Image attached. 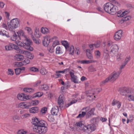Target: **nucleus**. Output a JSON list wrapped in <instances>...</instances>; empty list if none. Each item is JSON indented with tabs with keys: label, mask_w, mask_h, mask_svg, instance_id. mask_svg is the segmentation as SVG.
Segmentation results:
<instances>
[{
	"label": "nucleus",
	"mask_w": 134,
	"mask_h": 134,
	"mask_svg": "<svg viewBox=\"0 0 134 134\" xmlns=\"http://www.w3.org/2000/svg\"><path fill=\"white\" fill-rule=\"evenodd\" d=\"M117 16L118 17L121 18L120 21V24H122L126 22V10L122 9L116 12Z\"/></svg>",
	"instance_id": "nucleus-4"
},
{
	"label": "nucleus",
	"mask_w": 134,
	"mask_h": 134,
	"mask_svg": "<svg viewBox=\"0 0 134 134\" xmlns=\"http://www.w3.org/2000/svg\"><path fill=\"white\" fill-rule=\"evenodd\" d=\"M33 128L34 131L39 134H44L47 131V128L46 126L38 127L36 126L33 127Z\"/></svg>",
	"instance_id": "nucleus-6"
},
{
	"label": "nucleus",
	"mask_w": 134,
	"mask_h": 134,
	"mask_svg": "<svg viewBox=\"0 0 134 134\" xmlns=\"http://www.w3.org/2000/svg\"><path fill=\"white\" fill-rule=\"evenodd\" d=\"M18 107L22 108L28 109L30 107L29 103L27 102H23L20 103Z\"/></svg>",
	"instance_id": "nucleus-15"
},
{
	"label": "nucleus",
	"mask_w": 134,
	"mask_h": 134,
	"mask_svg": "<svg viewBox=\"0 0 134 134\" xmlns=\"http://www.w3.org/2000/svg\"><path fill=\"white\" fill-rule=\"evenodd\" d=\"M62 45L64 46L66 49L67 50L69 48V44L66 41H62Z\"/></svg>",
	"instance_id": "nucleus-35"
},
{
	"label": "nucleus",
	"mask_w": 134,
	"mask_h": 134,
	"mask_svg": "<svg viewBox=\"0 0 134 134\" xmlns=\"http://www.w3.org/2000/svg\"><path fill=\"white\" fill-rule=\"evenodd\" d=\"M49 31L48 29L46 27H42L41 29V32L42 33L45 34L49 32Z\"/></svg>",
	"instance_id": "nucleus-36"
},
{
	"label": "nucleus",
	"mask_w": 134,
	"mask_h": 134,
	"mask_svg": "<svg viewBox=\"0 0 134 134\" xmlns=\"http://www.w3.org/2000/svg\"><path fill=\"white\" fill-rule=\"evenodd\" d=\"M86 112L82 111L81 113L79 114L77 116V118H81L83 117L86 115Z\"/></svg>",
	"instance_id": "nucleus-42"
},
{
	"label": "nucleus",
	"mask_w": 134,
	"mask_h": 134,
	"mask_svg": "<svg viewBox=\"0 0 134 134\" xmlns=\"http://www.w3.org/2000/svg\"><path fill=\"white\" fill-rule=\"evenodd\" d=\"M76 125L77 126H79L81 127L82 126L83 124L81 122H77L76 123Z\"/></svg>",
	"instance_id": "nucleus-64"
},
{
	"label": "nucleus",
	"mask_w": 134,
	"mask_h": 134,
	"mask_svg": "<svg viewBox=\"0 0 134 134\" xmlns=\"http://www.w3.org/2000/svg\"><path fill=\"white\" fill-rule=\"evenodd\" d=\"M119 49L118 46L116 44L112 45L111 47L109 49L110 54L112 57H114L118 53Z\"/></svg>",
	"instance_id": "nucleus-7"
},
{
	"label": "nucleus",
	"mask_w": 134,
	"mask_h": 134,
	"mask_svg": "<svg viewBox=\"0 0 134 134\" xmlns=\"http://www.w3.org/2000/svg\"><path fill=\"white\" fill-rule=\"evenodd\" d=\"M13 65L15 67H18L22 66L21 62H16L14 63Z\"/></svg>",
	"instance_id": "nucleus-39"
},
{
	"label": "nucleus",
	"mask_w": 134,
	"mask_h": 134,
	"mask_svg": "<svg viewBox=\"0 0 134 134\" xmlns=\"http://www.w3.org/2000/svg\"><path fill=\"white\" fill-rule=\"evenodd\" d=\"M120 72L119 71L116 72L114 71L108 77L109 81L113 82L115 81L119 77Z\"/></svg>",
	"instance_id": "nucleus-8"
},
{
	"label": "nucleus",
	"mask_w": 134,
	"mask_h": 134,
	"mask_svg": "<svg viewBox=\"0 0 134 134\" xmlns=\"http://www.w3.org/2000/svg\"><path fill=\"white\" fill-rule=\"evenodd\" d=\"M87 58L90 59H92L93 58V57L92 54L91 53L87 54L86 55Z\"/></svg>",
	"instance_id": "nucleus-58"
},
{
	"label": "nucleus",
	"mask_w": 134,
	"mask_h": 134,
	"mask_svg": "<svg viewBox=\"0 0 134 134\" xmlns=\"http://www.w3.org/2000/svg\"><path fill=\"white\" fill-rule=\"evenodd\" d=\"M64 52V49L63 48L59 46L57 47L55 49L56 54H62Z\"/></svg>",
	"instance_id": "nucleus-22"
},
{
	"label": "nucleus",
	"mask_w": 134,
	"mask_h": 134,
	"mask_svg": "<svg viewBox=\"0 0 134 134\" xmlns=\"http://www.w3.org/2000/svg\"><path fill=\"white\" fill-rule=\"evenodd\" d=\"M17 33L18 34V36L20 38L21 37H23L24 38L23 39H26V38H29L25 35L24 32L21 30H20Z\"/></svg>",
	"instance_id": "nucleus-20"
},
{
	"label": "nucleus",
	"mask_w": 134,
	"mask_h": 134,
	"mask_svg": "<svg viewBox=\"0 0 134 134\" xmlns=\"http://www.w3.org/2000/svg\"><path fill=\"white\" fill-rule=\"evenodd\" d=\"M30 114L28 113L25 114L21 116V118L23 119H24L29 117Z\"/></svg>",
	"instance_id": "nucleus-53"
},
{
	"label": "nucleus",
	"mask_w": 134,
	"mask_h": 134,
	"mask_svg": "<svg viewBox=\"0 0 134 134\" xmlns=\"http://www.w3.org/2000/svg\"><path fill=\"white\" fill-rule=\"evenodd\" d=\"M21 54H23L25 55L28 58L32 59L33 58L34 55L31 53L23 50V51H21Z\"/></svg>",
	"instance_id": "nucleus-14"
},
{
	"label": "nucleus",
	"mask_w": 134,
	"mask_h": 134,
	"mask_svg": "<svg viewBox=\"0 0 134 134\" xmlns=\"http://www.w3.org/2000/svg\"><path fill=\"white\" fill-rule=\"evenodd\" d=\"M47 109L46 108H42L41 111V113L42 114H44L46 113V112L47 111Z\"/></svg>",
	"instance_id": "nucleus-55"
},
{
	"label": "nucleus",
	"mask_w": 134,
	"mask_h": 134,
	"mask_svg": "<svg viewBox=\"0 0 134 134\" xmlns=\"http://www.w3.org/2000/svg\"><path fill=\"white\" fill-rule=\"evenodd\" d=\"M8 74L11 75H12L14 74V72L12 69H8Z\"/></svg>",
	"instance_id": "nucleus-57"
},
{
	"label": "nucleus",
	"mask_w": 134,
	"mask_h": 134,
	"mask_svg": "<svg viewBox=\"0 0 134 134\" xmlns=\"http://www.w3.org/2000/svg\"><path fill=\"white\" fill-rule=\"evenodd\" d=\"M51 113L53 115H57L59 112V108L57 106H55L52 108Z\"/></svg>",
	"instance_id": "nucleus-18"
},
{
	"label": "nucleus",
	"mask_w": 134,
	"mask_h": 134,
	"mask_svg": "<svg viewBox=\"0 0 134 134\" xmlns=\"http://www.w3.org/2000/svg\"><path fill=\"white\" fill-rule=\"evenodd\" d=\"M69 73L71 77V81L75 83H79V80L77 77L74 75V71L72 70L70 71Z\"/></svg>",
	"instance_id": "nucleus-11"
},
{
	"label": "nucleus",
	"mask_w": 134,
	"mask_h": 134,
	"mask_svg": "<svg viewBox=\"0 0 134 134\" xmlns=\"http://www.w3.org/2000/svg\"><path fill=\"white\" fill-rule=\"evenodd\" d=\"M40 72L41 74L43 75H45L47 73L46 70L44 68H42L41 69Z\"/></svg>",
	"instance_id": "nucleus-41"
},
{
	"label": "nucleus",
	"mask_w": 134,
	"mask_h": 134,
	"mask_svg": "<svg viewBox=\"0 0 134 134\" xmlns=\"http://www.w3.org/2000/svg\"><path fill=\"white\" fill-rule=\"evenodd\" d=\"M100 42H99L94 44V47L95 48L99 47L100 46Z\"/></svg>",
	"instance_id": "nucleus-63"
},
{
	"label": "nucleus",
	"mask_w": 134,
	"mask_h": 134,
	"mask_svg": "<svg viewBox=\"0 0 134 134\" xmlns=\"http://www.w3.org/2000/svg\"><path fill=\"white\" fill-rule=\"evenodd\" d=\"M11 32L12 35L10 36L11 39L13 41H15L16 39V35L15 32L14 30Z\"/></svg>",
	"instance_id": "nucleus-30"
},
{
	"label": "nucleus",
	"mask_w": 134,
	"mask_h": 134,
	"mask_svg": "<svg viewBox=\"0 0 134 134\" xmlns=\"http://www.w3.org/2000/svg\"><path fill=\"white\" fill-rule=\"evenodd\" d=\"M27 132L24 131L23 130H19L17 132L18 134H26Z\"/></svg>",
	"instance_id": "nucleus-50"
},
{
	"label": "nucleus",
	"mask_w": 134,
	"mask_h": 134,
	"mask_svg": "<svg viewBox=\"0 0 134 134\" xmlns=\"http://www.w3.org/2000/svg\"><path fill=\"white\" fill-rule=\"evenodd\" d=\"M90 72H94L96 71V69L92 66H90L88 68Z\"/></svg>",
	"instance_id": "nucleus-46"
},
{
	"label": "nucleus",
	"mask_w": 134,
	"mask_h": 134,
	"mask_svg": "<svg viewBox=\"0 0 134 134\" xmlns=\"http://www.w3.org/2000/svg\"><path fill=\"white\" fill-rule=\"evenodd\" d=\"M23 91L26 92H33L34 90L31 88H24Z\"/></svg>",
	"instance_id": "nucleus-40"
},
{
	"label": "nucleus",
	"mask_w": 134,
	"mask_h": 134,
	"mask_svg": "<svg viewBox=\"0 0 134 134\" xmlns=\"http://www.w3.org/2000/svg\"><path fill=\"white\" fill-rule=\"evenodd\" d=\"M13 119L14 120H19L20 119V118L19 116L16 115L13 116Z\"/></svg>",
	"instance_id": "nucleus-62"
},
{
	"label": "nucleus",
	"mask_w": 134,
	"mask_h": 134,
	"mask_svg": "<svg viewBox=\"0 0 134 134\" xmlns=\"http://www.w3.org/2000/svg\"><path fill=\"white\" fill-rule=\"evenodd\" d=\"M74 52V49L73 46H71L69 48V54L73 55Z\"/></svg>",
	"instance_id": "nucleus-33"
},
{
	"label": "nucleus",
	"mask_w": 134,
	"mask_h": 134,
	"mask_svg": "<svg viewBox=\"0 0 134 134\" xmlns=\"http://www.w3.org/2000/svg\"><path fill=\"white\" fill-rule=\"evenodd\" d=\"M47 124V123L43 120H40L38 125L37 126L38 127H44L46 126V125Z\"/></svg>",
	"instance_id": "nucleus-31"
},
{
	"label": "nucleus",
	"mask_w": 134,
	"mask_h": 134,
	"mask_svg": "<svg viewBox=\"0 0 134 134\" xmlns=\"http://www.w3.org/2000/svg\"><path fill=\"white\" fill-rule=\"evenodd\" d=\"M35 35L37 37H40L41 34L40 33L38 29L36 28L35 29Z\"/></svg>",
	"instance_id": "nucleus-32"
},
{
	"label": "nucleus",
	"mask_w": 134,
	"mask_h": 134,
	"mask_svg": "<svg viewBox=\"0 0 134 134\" xmlns=\"http://www.w3.org/2000/svg\"><path fill=\"white\" fill-rule=\"evenodd\" d=\"M39 110L38 108L36 107H32L29 109V111L30 113H37Z\"/></svg>",
	"instance_id": "nucleus-26"
},
{
	"label": "nucleus",
	"mask_w": 134,
	"mask_h": 134,
	"mask_svg": "<svg viewBox=\"0 0 134 134\" xmlns=\"http://www.w3.org/2000/svg\"><path fill=\"white\" fill-rule=\"evenodd\" d=\"M119 102L118 100H114L112 102V104L113 106H114L116 105H117Z\"/></svg>",
	"instance_id": "nucleus-56"
},
{
	"label": "nucleus",
	"mask_w": 134,
	"mask_h": 134,
	"mask_svg": "<svg viewBox=\"0 0 134 134\" xmlns=\"http://www.w3.org/2000/svg\"><path fill=\"white\" fill-rule=\"evenodd\" d=\"M39 121L40 120L38 118L36 117L33 118L32 119L31 122L32 124L34 125L33 127L37 126L38 125Z\"/></svg>",
	"instance_id": "nucleus-21"
},
{
	"label": "nucleus",
	"mask_w": 134,
	"mask_h": 134,
	"mask_svg": "<svg viewBox=\"0 0 134 134\" xmlns=\"http://www.w3.org/2000/svg\"><path fill=\"white\" fill-rule=\"evenodd\" d=\"M90 109V108L89 107H87L83 108L82 109V110H85L87 113L86 116L87 118H89L93 114L95 110V108H93L89 111L88 112H87Z\"/></svg>",
	"instance_id": "nucleus-9"
},
{
	"label": "nucleus",
	"mask_w": 134,
	"mask_h": 134,
	"mask_svg": "<svg viewBox=\"0 0 134 134\" xmlns=\"http://www.w3.org/2000/svg\"><path fill=\"white\" fill-rule=\"evenodd\" d=\"M110 3H107L104 5L105 11L110 14H115L120 6L119 3L116 0H109Z\"/></svg>",
	"instance_id": "nucleus-1"
},
{
	"label": "nucleus",
	"mask_w": 134,
	"mask_h": 134,
	"mask_svg": "<svg viewBox=\"0 0 134 134\" xmlns=\"http://www.w3.org/2000/svg\"><path fill=\"white\" fill-rule=\"evenodd\" d=\"M109 50L107 49H104L103 51V58L104 59L107 60L109 58Z\"/></svg>",
	"instance_id": "nucleus-19"
},
{
	"label": "nucleus",
	"mask_w": 134,
	"mask_h": 134,
	"mask_svg": "<svg viewBox=\"0 0 134 134\" xmlns=\"http://www.w3.org/2000/svg\"><path fill=\"white\" fill-rule=\"evenodd\" d=\"M67 71L66 69H65L63 71H56V74H59V73H62V74H64Z\"/></svg>",
	"instance_id": "nucleus-59"
},
{
	"label": "nucleus",
	"mask_w": 134,
	"mask_h": 134,
	"mask_svg": "<svg viewBox=\"0 0 134 134\" xmlns=\"http://www.w3.org/2000/svg\"><path fill=\"white\" fill-rule=\"evenodd\" d=\"M49 87L46 84H44L41 85L39 87V89L41 90H48Z\"/></svg>",
	"instance_id": "nucleus-28"
},
{
	"label": "nucleus",
	"mask_w": 134,
	"mask_h": 134,
	"mask_svg": "<svg viewBox=\"0 0 134 134\" xmlns=\"http://www.w3.org/2000/svg\"><path fill=\"white\" fill-rule=\"evenodd\" d=\"M112 42L111 41H108V44L106 48H105V49H107L109 50V49L111 47V45L112 44Z\"/></svg>",
	"instance_id": "nucleus-51"
},
{
	"label": "nucleus",
	"mask_w": 134,
	"mask_h": 134,
	"mask_svg": "<svg viewBox=\"0 0 134 134\" xmlns=\"http://www.w3.org/2000/svg\"><path fill=\"white\" fill-rule=\"evenodd\" d=\"M44 40L43 41V44L45 46H47L49 44V42H51L50 39L48 37H44Z\"/></svg>",
	"instance_id": "nucleus-24"
},
{
	"label": "nucleus",
	"mask_w": 134,
	"mask_h": 134,
	"mask_svg": "<svg viewBox=\"0 0 134 134\" xmlns=\"http://www.w3.org/2000/svg\"><path fill=\"white\" fill-rule=\"evenodd\" d=\"M126 92L128 93H130L131 94L134 93V91L133 90L130 88H127L126 90Z\"/></svg>",
	"instance_id": "nucleus-48"
},
{
	"label": "nucleus",
	"mask_w": 134,
	"mask_h": 134,
	"mask_svg": "<svg viewBox=\"0 0 134 134\" xmlns=\"http://www.w3.org/2000/svg\"><path fill=\"white\" fill-rule=\"evenodd\" d=\"M119 91L121 95L125 96L126 95V87H120Z\"/></svg>",
	"instance_id": "nucleus-25"
},
{
	"label": "nucleus",
	"mask_w": 134,
	"mask_h": 134,
	"mask_svg": "<svg viewBox=\"0 0 134 134\" xmlns=\"http://www.w3.org/2000/svg\"><path fill=\"white\" fill-rule=\"evenodd\" d=\"M122 57V55L121 54H118L117 56L116 59L117 60L119 61L120 60Z\"/></svg>",
	"instance_id": "nucleus-52"
},
{
	"label": "nucleus",
	"mask_w": 134,
	"mask_h": 134,
	"mask_svg": "<svg viewBox=\"0 0 134 134\" xmlns=\"http://www.w3.org/2000/svg\"><path fill=\"white\" fill-rule=\"evenodd\" d=\"M97 90L95 89H92L91 90H89L86 92V93L87 97H90L93 99V97L95 98L94 94L97 93Z\"/></svg>",
	"instance_id": "nucleus-10"
},
{
	"label": "nucleus",
	"mask_w": 134,
	"mask_h": 134,
	"mask_svg": "<svg viewBox=\"0 0 134 134\" xmlns=\"http://www.w3.org/2000/svg\"><path fill=\"white\" fill-rule=\"evenodd\" d=\"M128 98L129 101H134V96H131V95H129Z\"/></svg>",
	"instance_id": "nucleus-60"
},
{
	"label": "nucleus",
	"mask_w": 134,
	"mask_h": 134,
	"mask_svg": "<svg viewBox=\"0 0 134 134\" xmlns=\"http://www.w3.org/2000/svg\"><path fill=\"white\" fill-rule=\"evenodd\" d=\"M95 56L97 59H99L100 57L101 53L99 50H97L94 52Z\"/></svg>",
	"instance_id": "nucleus-37"
},
{
	"label": "nucleus",
	"mask_w": 134,
	"mask_h": 134,
	"mask_svg": "<svg viewBox=\"0 0 134 134\" xmlns=\"http://www.w3.org/2000/svg\"><path fill=\"white\" fill-rule=\"evenodd\" d=\"M96 129L95 125L91 124L84 126L83 127L82 130L86 133H90L94 131Z\"/></svg>",
	"instance_id": "nucleus-5"
},
{
	"label": "nucleus",
	"mask_w": 134,
	"mask_h": 134,
	"mask_svg": "<svg viewBox=\"0 0 134 134\" xmlns=\"http://www.w3.org/2000/svg\"><path fill=\"white\" fill-rule=\"evenodd\" d=\"M26 38V39L23 40V43L19 41H15V43L18 45L23 47L25 49L32 51L33 48L30 46L32 44V41L29 38Z\"/></svg>",
	"instance_id": "nucleus-2"
},
{
	"label": "nucleus",
	"mask_w": 134,
	"mask_h": 134,
	"mask_svg": "<svg viewBox=\"0 0 134 134\" xmlns=\"http://www.w3.org/2000/svg\"><path fill=\"white\" fill-rule=\"evenodd\" d=\"M109 81V80L108 77L105 80L102 81L100 83V85H103L105 84L107 82Z\"/></svg>",
	"instance_id": "nucleus-49"
},
{
	"label": "nucleus",
	"mask_w": 134,
	"mask_h": 134,
	"mask_svg": "<svg viewBox=\"0 0 134 134\" xmlns=\"http://www.w3.org/2000/svg\"><path fill=\"white\" fill-rule=\"evenodd\" d=\"M20 25V20L17 18L12 19L9 23H8V28L10 31H13L15 29Z\"/></svg>",
	"instance_id": "nucleus-3"
},
{
	"label": "nucleus",
	"mask_w": 134,
	"mask_h": 134,
	"mask_svg": "<svg viewBox=\"0 0 134 134\" xmlns=\"http://www.w3.org/2000/svg\"><path fill=\"white\" fill-rule=\"evenodd\" d=\"M0 35L3 36H5L7 37H9L10 36L8 33L5 31H0Z\"/></svg>",
	"instance_id": "nucleus-34"
},
{
	"label": "nucleus",
	"mask_w": 134,
	"mask_h": 134,
	"mask_svg": "<svg viewBox=\"0 0 134 134\" xmlns=\"http://www.w3.org/2000/svg\"><path fill=\"white\" fill-rule=\"evenodd\" d=\"M78 62L83 64H88L92 63H96L97 62V61L96 60H79L78 61Z\"/></svg>",
	"instance_id": "nucleus-16"
},
{
	"label": "nucleus",
	"mask_w": 134,
	"mask_h": 134,
	"mask_svg": "<svg viewBox=\"0 0 134 134\" xmlns=\"http://www.w3.org/2000/svg\"><path fill=\"white\" fill-rule=\"evenodd\" d=\"M25 31H27L28 33L30 34H31L32 33V31L31 28L29 27H26L25 28Z\"/></svg>",
	"instance_id": "nucleus-45"
},
{
	"label": "nucleus",
	"mask_w": 134,
	"mask_h": 134,
	"mask_svg": "<svg viewBox=\"0 0 134 134\" xmlns=\"http://www.w3.org/2000/svg\"><path fill=\"white\" fill-rule=\"evenodd\" d=\"M5 48L7 51L12 50V43H10L9 45L5 46Z\"/></svg>",
	"instance_id": "nucleus-43"
},
{
	"label": "nucleus",
	"mask_w": 134,
	"mask_h": 134,
	"mask_svg": "<svg viewBox=\"0 0 134 134\" xmlns=\"http://www.w3.org/2000/svg\"><path fill=\"white\" fill-rule=\"evenodd\" d=\"M29 69L31 71L35 72H37L39 71V70L38 68L34 67H30Z\"/></svg>",
	"instance_id": "nucleus-38"
},
{
	"label": "nucleus",
	"mask_w": 134,
	"mask_h": 134,
	"mask_svg": "<svg viewBox=\"0 0 134 134\" xmlns=\"http://www.w3.org/2000/svg\"><path fill=\"white\" fill-rule=\"evenodd\" d=\"M12 49H14L18 51V53H20L21 54V52L23 51L22 50L19 48V47L16 45L12 43Z\"/></svg>",
	"instance_id": "nucleus-27"
},
{
	"label": "nucleus",
	"mask_w": 134,
	"mask_h": 134,
	"mask_svg": "<svg viewBox=\"0 0 134 134\" xmlns=\"http://www.w3.org/2000/svg\"><path fill=\"white\" fill-rule=\"evenodd\" d=\"M50 40L51 42L52 41L53 42L52 46L54 47L59 44V41L57 40V38L56 37H54L51 38Z\"/></svg>",
	"instance_id": "nucleus-17"
},
{
	"label": "nucleus",
	"mask_w": 134,
	"mask_h": 134,
	"mask_svg": "<svg viewBox=\"0 0 134 134\" xmlns=\"http://www.w3.org/2000/svg\"><path fill=\"white\" fill-rule=\"evenodd\" d=\"M64 97L63 94L60 95L58 98V103L60 105V107L63 106V100Z\"/></svg>",
	"instance_id": "nucleus-23"
},
{
	"label": "nucleus",
	"mask_w": 134,
	"mask_h": 134,
	"mask_svg": "<svg viewBox=\"0 0 134 134\" xmlns=\"http://www.w3.org/2000/svg\"><path fill=\"white\" fill-rule=\"evenodd\" d=\"M22 65H26L30 63V60L27 59H26L24 60L21 62Z\"/></svg>",
	"instance_id": "nucleus-47"
},
{
	"label": "nucleus",
	"mask_w": 134,
	"mask_h": 134,
	"mask_svg": "<svg viewBox=\"0 0 134 134\" xmlns=\"http://www.w3.org/2000/svg\"><path fill=\"white\" fill-rule=\"evenodd\" d=\"M17 97L19 100H21L26 101L29 99V96L23 93L18 94Z\"/></svg>",
	"instance_id": "nucleus-13"
},
{
	"label": "nucleus",
	"mask_w": 134,
	"mask_h": 134,
	"mask_svg": "<svg viewBox=\"0 0 134 134\" xmlns=\"http://www.w3.org/2000/svg\"><path fill=\"white\" fill-rule=\"evenodd\" d=\"M15 71L16 74V75H19L20 72L21 71H20V70L19 68H17L15 69Z\"/></svg>",
	"instance_id": "nucleus-61"
},
{
	"label": "nucleus",
	"mask_w": 134,
	"mask_h": 134,
	"mask_svg": "<svg viewBox=\"0 0 134 134\" xmlns=\"http://www.w3.org/2000/svg\"><path fill=\"white\" fill-rule=\"evenodd\" d=\"M15 59L18 61L22 60L24 59V57L23 55L20 54H17L15 56Z\"/></svg>",
	"instance_id": "nucleus-29"
},
{
	"label": "nucleus",
	"mask_w": 134,
	"mask_h": 134,
	"mask_svg": "<svg viewBox=\"0 0 134 134\" xmlns=\"http://www.w3.org/2000/svg\"><path fill=\"white\" fill-rule=\"evenodd\" d=\"M122 31L120 30L116 32L114 36L115 40L118 41L120 40L122 36Z\"/></svg>",
	"instance_id": "nucleus-12"
},
{
	"label": "nucleus",
	"mask_w": 134,
	"mask_h": 134,
	"mask_svg": "<svg viewBox=\"0 0 134 134\" xmlns=\"http://www.w3.org/2000/svg\"><path fill=\"white\" fill-rule=\"evenodd\" d=\"M42 95V93L38 92L34 94L33 97L34 98L40 97H41Z\"/></svg>",
	"instance_id": "nucleus-44"
},
{
	"label": "nucleus",
	"mask_w": 134,
	"mask_h": 134,
	"mask_svg": "<svg viewBox=\"0 0 134 134\" xmlns=\"http://www.w3.org/2000/svg\"><path fill=\"white\" fill-rule=\"evenodd\" d=\"M31 103L33 105H36L38 103V100H33L31 102Z\"/></svg>",
	"instance_id": "nucleus-54"
}]
</instances>
